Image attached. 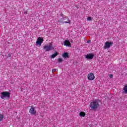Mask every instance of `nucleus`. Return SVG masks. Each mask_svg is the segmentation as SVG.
<instances>
[{"label": "nucleus", "instance_id": "1", "mask_svg": "<svg viewBox=\"0 0 127 127\" xmlns=\"http://www.w3.org/2000/svg\"><path fill=\"white\" fill-rule=\"evenodd\" d=\"M100 100L99 99H96L95 100H93L89 105V107L91 108V110H97L98 107H100Z\"/></svg>", "mask_w": 127, "mask_h": 127}, {"label": "nucleus", "instance_id": "2", "mask_svg": "<svg viewBox=\"0 0 127 127\" xmlns=\"http://www.w3.org/2000/svg\"><path fill=\"white\" fill-rule=\"evenodd\" d=\"M43 49L46 52H47L48 51H51V50H53L54 49V47H53L52 43H50L49 44L45 45L43 47Z\"/></svg>", "mask_w": 127, "mask_h": 127}, {"label": "nucleus", "instance_id": "3", "mask_svg": "<svg viewBox=\"0 0 127 127\" xmlns=\"http://www.w3.org/2000/svg\"><path fill=\"white\" fill-rule=\"evenodd\" d=\"M59 22L60 23H71V21L69 20V18L68 17H65L64 19H61L59 20Z\"/></svg>", "mask_w": 127, "mask_h": 127}, {"label": "nucleus", "instance_id": "4", "mask_svg": "<svg viewBox=\"0 0 127 127\" xmlns=\"http://www.w3.org/2000/svg\"><path fill=\"white\" fill-rule=\"evenodd\" d=\"M10 97V93L7 91H4L1 93V98L4 99V98H9Z\"/></svg>", "mask_w": 127, "mask_h": 127}, {"label": "nucleus", "instance_id": "5", "mask_svg": "<svg viewBox=\"0 0 127 127\" xmlns=\"http://www.w3.org/2000/svg\"><path fill=\"white\" fill-rule=\"evenodd\" d=\"M113 44L114 43H113L112 42H106L104 46V49H109L110 47L113 46Z\"/></svg>", "mask_w": 127, "mask_h": 127}, {"label": "nucleus", "instance_id": "6", "mask_svg": "<svg viewBox=\"0 0 127 127\" xmlns=\"http://www.w3.org/2000/svg\"><path fill=\"white\" fill-rule=\"evenodd\" d=\"M29 113L31 115H36V110H35V108L34 106H31V108L29 110Z\"/></svg>", "mask_w": 127, "mask_h": 127}, {"label": "nucleus", "instance_id": "7", "mask_svg": "<svg viewBox=\"0 0 127 127\" xmlns=\"http://www.w3.org/2000/svg\"><path fill=\"white\" fill-rule=\"evenodd\" d=\"M43 41H44V40H43V38H41V37H39L38 38L36 43L38 45H40V46H41V44L43 43Z\"/></svg>", "mask_w": 127, "mask_h": 127}, {"label": "nucleus", "instance_id": "8", "mask_svg": "<svg viewBox=\"0 0 127 127\" xmlns=\"http://www.w3.org/2000/svg\"><path fill=\"white\" fill-rule=\"evenodd\" d=\"M87 78L88 80L92 81L95 79V75H94V73H89L87 75Z\"/></svg>", "mask_w": 127, "mask_h": 127}, {"label": "nucleus", "instance_id": "9", "mask_svg": "<svg viewBox=\"0 0 127 127\" xmlns=\"http://www.w3.org/2000/svg\"><path fill=\"white\" fill-rule=\"evenodd\" d=\"M94 54H89L86 55H85V58L86 59H89V60H92L93 58H94Z\"/></svg>", "mask_w": 127, "mask_h": 127}, {"label": "nucleus", "instance_id": "10", "mask_svg": "<svg viewBox=\"0 0 127 127\" xmlns=\"http://www.w3.org/2000/svg\"><path fill=\"white\" fill-rule=\"evenodd\" d=\"M64 46H67L68 47H71V43L68 40H65L64 42Z\"/></svg>", "mask_w": 127, "mask_h": 127}, {"label": "nucleus", "instance_id": "11", "mask_svg": "<svg viewBox=\"0 0 127 127\" xmlns=\"http://www.w3.org/2000/svg\"><path fill=\"white\" fill-rule=\"evenodd\" d=\"M63 57L64 58H69V55L68 53H64L63 54Z\"/></svg>", "mask_w": 127, "mask_h": 127}, {"label": "nucleus", "instance_id": "12", "mask_svg": "<svg viewBox=\"0 0 127 127\" xmlns=\"http://www.w3.org/2000/svg\"><path fill=\"white\" fill-rule=\"evenodd\" d=\"M58 55V52H56L55 54L51 55V58H55L56 56Z\"/></svg>", "mask_w": 127, "mask_h": 127}, {"label": "nucleus", "instance_id": "13", "mask_svg": "<svg viewBox=\"0 0 127 127\" xmlns=\"http://www.w3.org/2000/svg\"><path fill=\"white\" fill-rule=\"evenodd\" d=\"M80 117H85L86 116V113L85 112H81L79 113Z\"/></svg>", "mask_w": 127, "mask_h": 127}, {"label": "nucleus", "instance_id": "14", "mask_svg": "<svg viewBox=\"0 0 127 127\" xmlns=\"http://www.w3.org/2000/svg\"><path fill=\"white\" fill-rule=\"evenodd\" d=\"M3 120V115L0 114V122H2Z\"/></svg>", "mask_w": 127, "mask_h": 127}, {"label": "nucleus", "instance_id": "15", "mask_svg": "<svg viewBox=\"0 0 127 127\" xmlns=\"http://www.w3.org/2000/svg\"><path fill=\"white\" fill-rule=\"evenodd\" d=\"M58 62L59 63H62V62H63V59H61V58H59L58 60Z\"/></svg>", "mask_w": 127, "mask_h": 127}, {"label": "nucleus", "instance_id": "16", "mask_svg": "<svg viewBox=\"0 0 127 127\" xmlns=\"http://www.w3.org/2000/svg\"><path fill=\"white\" fill-rule=\"evenodd\" d=\"M87 20H88V21H90V20H92V17H87Z\"/></svg>", "mask_w": 127, "mask_h": 127}, {"label": "nucleus", "instance_id": "17", "mask_svg": "<svg viewBox=\"0 0 127 127\" xmlns=\"http://www.w3.org/2000/svg\"><path fill=\"white\" fill-rule=\"evenodd\" d=\"M52 73H54V72H56V69H54L52 71Z\"/></svg>", "mask_w": 127, "mask_h": 127}, {"label": "nucleus", "instance_id": "18", "mask_svg": "<svg viewBox=\"0 0 127 127\" xmlns=\"http://www.w3.org/2000/svg\"><path fill=\"white\" fill-rule=\"evenodd\" d=\"M109 77L110 78H113V77H114V75L113 74H110Z\"/></svg>", "mask_w": 127, "mask_h": 127}, {"label": "nucleus", "instance_id": "19", "mask_svg": "<svg viewBox=\"0 0 127 127\" xmlns=\"http://www.w3.org/2000/svg\"><path fill=\"white\" fill-rule=\"evenodd\" d=\"M91 43V40H88L87 41V43Z\"/></svg>", "mask_w": 127, "mask_h": 127}, {"label": "nucleus", "instance_id": "20", "mask_svg": "<svg viewBox=\"0 0 127 127\" xmlns=\"http://www.w3.org/2000/svg\"><path fill=\"white\" fill-rule=\"evenodd\" d=\"M64 15H63V14H61V16L62 17H63V16H64Z\"/></svg>", "mask_w": 127, "mask_h": 127}]
</instances>
